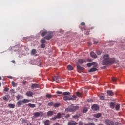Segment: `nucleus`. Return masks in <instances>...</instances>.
Listing matches in <instances>:
<instances>
[{"mask_svg":"<svg viewBox=\"0 0 125 125\" xmlns=\"http://www.w3.org/2000/svg\"><path fill=\"white\" fill-rule=\"evenodd\" d=\"M81 116V114L79 113L78 114H76L75 115H74L72 118L73 119H78V118H80Z\"/></svg>","mask_w":125,"mask_h":125,"instance_id":"nucleus-21","label":"nucleus"},{"mask_svg":"<svg viewBox=\"0 0 125 125\" xmlns=\"http://www.w3.org/2000/svg\"><path fill=\"white\" fill-rule=\"evenodd\" d=\"M53 37V33L52 32H48L47 36H46L45 37H44V39L45 40H47L48 41H49L50 39H52Z\"/></svg>","mask_w":125,"mask_h":125,"instance_id":"nucleus-4","label":"nucleus"},{"mask_svg":"<svg viewBox=\"0 0 125 125\" xmlns=\"http://www.w3.org/2000/svg\"><path fill=\"white\" fill-rule=\"evenodd\" d=\"M96 53L98 55H100L101 54V51H96Z\"/></svg>","mask_w":125,"mask_h":125,"instance_id":"nucleus-45","label":"nucleus"},{"mask_svg":"<svg viewBox=\"0 0 125 125\" xmlns=\"http://www.w3.org/2000/svg\"><path fill=\"white\" fill-rule=\"evenodd\" d=\"M26 95L27 96H29V97H31L33 96V93L31 91H28L26 92Z\"/></svg>","mask_w":125,"mask_h":125,"instance_id":"nucleus-15","label":"nucleus"},{"mask_svg":"<svg viewBox=\"0 0 125 125\" xmlns=\"http://www.w3.org/2000/svg\"><path fill=\"white\" fill-rule=\"evenodd\" d=\"M52 82H56V83H59V81L60 78H59V76H54L52 77Z\"/></svg>","mask_w":125,"mask_h":125,"instance_id":"nucleus-8","label":"nucleus"},{"mask_svg":"<svg viewBox=\"0 0 125 125\" xmlns=\"http://www.w3.org/2000/svg\"><path fill=\"white\" fill-rule=\"evenodd\" d=\"M53 125H60L59 123H55L53 124Z\"/></svg>","mask_w":125,"mask_h":125,"instance_id":"nucleus-54","label":"nucleus"},{"mask_svg":"<svg viewBox=\"0 0 125 125\" xmlns=\"http://www.w3.org/2000/svg\"><path fill=\"white\" fill-rule=\"evenodd\" d=\"M8 106L10 108L12 109H14L15 108V105L12 104H9Z\"/></svg>","mask_w":125,"mask_h":125,"instance_id":"nucleus-26","label":"nucleus"},{"mask_svg":"<svg viewBox=\"0 0 125 125\" xmlns=\"http://www.w3.org/2000/svg\"><path fill=\"white\" fill-rule=\"evenodd\" d=\"M101 117V113H98L96 115V118H100Z\"/></svg>","mask_w":125,"mask_h":125,"instance_id":"nucleus-39","label":"nucleus"},{"mask_svg":"<svg viewBox=\"0 0 125 125\" xmlns=\"http://www.w3.org/2000/svg\"><path fill=\"white\" fill-rule=\"evenodd\" d=\"M78 125V123H77V122H76L73 120H70L68 123V125Z\"/></svg>","mask_w":125,"mask_h":125,"instance_id":"nucleus-12","label":"nucleus"},{"mask_svg":"<svg viewBox=\"0 0 125 125\" xmlns=\"http://www.w3.org/2000/svg\"><path fill=\"white\" fill-rule=\"evenodd\" d=\"M91 109L93 111H98L99 110V106L97 104H93L91 106Z\"/></svg>","mask_w":125,"mask_h":125,"instance_id":"nucleus-6","label":"nucleus"},{"mask_svg":"<svg viewBox=\"0 0 125 125\" xmlns=\"http://www.w3.org/2000/svg\"><path fill=\"white\" fill-rule=\"evenodd\" d=\"M28 106H29V107H30L31 108L36 107V105L34 104L29 103L28 104Z\"/></svg>","mask_w":125,"mask_h":125,"instance_id":"nucleus-20","label":"nucleus"},{"mask_svg":"<svg viewBox=\"0 0 125 125\" xmlns=\"http://www.w3.org/2000/svg\"><path fill=\"white\" fill-rule=\"evenodd\" d=\"M12 63H13L14 64V63H15V61L14 60L12 61Z\"/></svg>","mask_w":125,"mask_h":125,"instance_id":"nucleus-57","label":"nucleus"},{"mask_svg":"<svg viewBox=\"0 0 125 125\" xmlns=\"http://www.w3.org/2000/svg\"><path fill=\"white\" fill-rule=\"evenodd\" d=\"M112 80L113 82H117V81H118V79L115 77L112 78Z\"/></svg>","mask_w":125,"mask_h":125,"instance_id":"nucleus-42","label":"nucleus"},{"mask_svg":"<svg viewBox=\"0 0 125 125\" xmlns=\"http://www.w3.org/2000/svg\"><path fill=\"white\" fill-rule=\"evenodd\" d=\"M87 111H88V109H87V108L84 107L83 109V113L84 114V113H86V112H87Z\"/></svg>","mask_w":125,"mask_h":125,"instance_id":"nucleus-33","label":"nucleus"},{"mask_svg":"<svg viewBox=\"0 0 125 125\" xmlns=\"http://www.w3.org/2000/svg\"><path fill=\"white\" fill-rule=\"evenodd\" d=\"M8 78L9 79H12L13 78L12 76H8Z\"/></svg>","mask_w":125,"mask_h":125,"instance_id":"nucleus-56","label":"nucleus"},{"mask_svg":"<svg viewBox=\"0 0 125 125\" xmlns=\"http://www.w3.org/2000/svg\"><path fill=\"white\" fill-rule=\"evenodd\" d=\"M103 60L102 62V65H110V64H114L116 62L115 58H110V56L108 54H105L103 56Z\"/></svg>","mask_w":125,"mask_h":125,"instance_id":"nucleus-1","label":"nucleus"},{"mask_svg":"<svg viewBox=\"0 0 125 125\" xmlns=\"http://www.w3.org/2000/svg\"><path fill=\"white\" fill-rule=\"evenodd\" d=\"M107 94L109 96H113V95H114V92L112 91V90H108Z\"/></svg>","mask_w":125,"mask_h":125,"instance_id":"nucleus-16","label":"nucleus"},{"mask_svg":"<svg viewBox=\"0 0 125 125\" xmlns=\"http://www.w3.org/2000/svg\"><path fill=\"white\" fill-rule=\"evenodd\" d=\"M62 94L64 96H68V95H70V94H71V93L69 92H64L62 93Z\"/></svg>","mask_w":125,"mask_h":125,"instance_id":"nucleus-28","label":"nucleus"},{"mask_svg":"<svg viewBox=\"0 0 125 125\" xmlns=\"http://www.w3.org/2000/svg\"><path fill=\"white\" fill-rule=\"evenodd\" d=\"M41 48H44L45 47V44L43 43H41Z\"/></svg>","mask_w":125,"mask_h":125,"instance_id":"nucleus-38","label":"nucleus"},{"mask_svg":"<svg viewBox=\"0 0 125 125\" xmlns=\"http://www.w3.org/2000/svg\"><path fill=\"white\" fill-rule=\"evenodd\" d=\"M67 69L68 71H73V70H74V67L72 65H69L67 66Z\"/></svg>","mask_w":125,"mask_h":125,"instance_id":"nucleus-19","label":"nucleus"},{"mask_svg":"<svg viewBox=\"0 0 125 125\" xmlns=\"http://www.w3.org/2000/svg\"><path fill=\"white\" fill-rule=\"evenodd\" d=\"M100 99H101V100H104V99H105V98H104V96H100Z\"/></svg>","mask_w":125,"mask_h":125,"instance_id":"nucleus-46","label":"nucleus"},{"mask_svg":"<svg viewBox=\"0 0 125 125\" xmlns=\"http://www.w3.org/2000/svg\"><path fill=\"white\" fill-rule=\"evenodd\" d=\"M11 84L13 87H16L17 86V83L14 82V81H12L11 82Z\"/></svg>","mask_w":125,"mask_h":125,"instance_id":"nucleus-27","label":"nucleus"},{"mask_svg":"<svg viewBox=\"0 0 125 125\" xmlns=\"http://www.w3.org/2000/svg\"><path fill=\"white\" fill-rule=\"evenodd\" d=\"M49 124H50L49 120H46L44 122V125H49Z\"/></svg>","mask_w":125,"mask_h":125,"instance_id":"nucleus-37","label":"nucleus"},{"mask_svg":"<svg viewBox=\"0 0 125 125\" xmlns=\"http://www.w3.org/2000/svg\"><path fill=\"white\" fill-rule=\"evenodd\" d=\"M95 71H97V69L96 68V67H95L92 68H91L89 70V73H91L92 72H95Z\"/></svg>","mask_w":125,"mask_h":125,"instance_id":"nucleus-18","label":"nucleus"},{"mask_svg":"<svg viewBox=\"0 0 125 125\" xmlns=\"http://www.w3.org/2000/svg\"><path fill=\"white\" fill-rule=\"evenodd\" d=\"M81 26H85V23L84 22H81L80 23Z\"/></svg>","mask_w":125,"mask_h":125,"instance_id":"nucleus-48","label":"nucleus"},{"mask_svg":"<svg viewBox=\"0 0 125 125\" xmlns=\"http://www.w3.org/2000/svg\"><path fill=\"white\" fill-rule=\"evenodd\" d=\"M76 97L74 96H72V97H70L69 96H64L63 97V100H65V101H67V100H74V99H76Z\"/></svg>","mask_w":125,"mask_h":125,"instance_id":"nucleus-3","label":"nucleus"},{"mask_svg":"<svg viewBox=\"0 0 125 125\" xmlns=\"http://www.w3.org/2000/svg\"><path fill=\"white\" fill-rule=\"evenodd\" d=\"M1 86V83L0 82V87Z\"/></svg>","mask_w":125,"mask_h":125,"instance_id":"nucleus-58","label":"nucleus"},{"mask_svg":"<svg viewBox=\"0 0 125 125\" xmlns=\"http://www.w3.org/2000/svg\"><path fill=\"white\" fill-rule=\"evenodd\" d=\"M54 106L55 108H58L59 107H60V103H55L54 104Z\"/></svg>","mask_w":125,"mask_h":125,"instance_id":"nucleus-25","label":"nucleus"},{"mask_svg":"<svg viewBox=\"0 0 125 125\" xmlns=\"http://www.w3.org/2000/svg\"><path fill=\"white\" fill-rule=\"evenodd\" d=\"M56 93H57V94H62V92L59 91H57L56 92Z\"/></svg>","mask_w":125,"mask_h":125,"instance_id":"nucleus-49","label":"nucleus"},{"mask_svg":"<svg viewBox=\"0 0 125 125\" xmlns=\"http://www.w3.org/2000/svg\"><path fill=\"white\" fill-rule=\"evenodd\" d=\"M113 125H120L118 123H115Z\"/></svg>","mask_w":125,"mask_h":125,"instance_id":"nucleus-55","label":"nucleus"},{"mask_svg":"<svg viewBox=\"0 0 125 125\" xmlns=\"http://www.w3.org/2000/svg\"><path fill=\"white\" fill-rule=\"evenodd\" d=\"M21 97V96L20 95H18L16 96V99L18 100H19V99H20Z\"/></svg>","mask_w":125,"mask_h":125,"instance_id":"nucleus-43","label":"nucleus"},{"mask_svg":"<svg viewBox=\"0 0 125 125\" xmlns=\"http://www.w3.org/2000/svg\"><path fill=\"white\" fill-rule=\"evenodd\" d=\"M46 42V41L44 39H42L41 40V43H45Z\"/></svg>","mask_w":125,"mask_h":125,"instance_id":"nucleus-40","label":"nucleus"},{"mask_svg":"<svg viewBox=\"0 0 125 125\" xmlns=\"http://www.w3.org/2000/svg\"><path fill=\"white\" fill-rule=\"evenodd\" d=\"M22 83L23 84H26L27 83V81H23L22 82Z\"/></svg>","mask_w":125,"mask_h":125,"instance_id":"nucleus-53","label":"nucleus"},{"mask_svg":"<svg viewBox=\"0 0 125 125\" xmlns=\"http://www.w3.org/2000/svg\"><path fill=\"white\" fill-rule=\"evenodd\" d=\"M47 34V32L43 31L42 33L41 34V36L44 37Z\"/></svg>","mask_w":125,"mask_h":125,"instance_id":"nucleus-30","label":"nucleus"},{"mask_svg":"<svg viewBox=\"0 0 125 125\" xmlns=\"http://www.w3.org/2000/svg\"><path fill=\"white\" fill-rule=\"evenodd\" d=\"M46 97L49 99L51 98V97H52V95L50 94H46Z\"/></svg>","mask_w":125,"mask_h":125,"instance_id":"nucleus-31","label":"nucleus"},{"mask_svg":"<svg viewBox=\"0 0 125 125\" xmlns=\"http://www.w3.org/2000/svg\"><path fill=\"white\" fill-rule=\"evenodd\" d=\"M87 61L88 62H92V60L91 59H87Z\"/></svg>","mask_w":125,"mask_h":125,"instance_id":"nucleus-50","label":"nucleus"},{"mask_svg":"<svg viewBox=\"0 0 125 125\" xmlns=\"http://www.w3.org/2000/svg\"><path fill=\"white\" fill-rule=\"evenodd\" d=\"M3 99L5 101H7V100H8V99L7 98V96L3 97Z\"/></svg>","mask_w":125,"mask_h":125,"instance_id":"nucleus-41","label":"nucleus"},{"mask_svg":"<svg viewBox=\"0 0 125 125\" xmlns=\"http://www.w3.org/2000/svg\"><path fill=\"white\" fill-rule=\"evenodd\" d=\"M27 125H32V124H28Z\"/></svg>","mask_w":125,"mask_h":125,"instance_id":"nucleus-60","label":"nucleus"},{"mask_svg":"<svg viewBox=\"0 0 125 125\" xmlns=\"http://www.w3.org/2000/svg\"><path fill=\"white\" fill-rule=\"evenodd\" d=\"M21 101L23 104H25L26 103H28L30 102V100H28L27 99H23L22 100H21Z\"/></svg>","mask_w":125,"mask_h":125,"instance_id":"nucleus-17","label":"nucleus"},{"mask_svg":"<svg viewBox=\"0 0 125 125\" xmlns=\"http://www.w3.org/2000/svg\"><path fill=\"white\" fill-rule=\"evenodd\" d=\"M90 55L91 57H92L93 58H97V55H96V54L94 52H91Z\"/></svg>","mask_w":125,"mask_h":125,"instance_id":"nucleus-14","label":"nucleus"},{"mask_svg":"<svg viewBox=\"0 0 125 125\" xmlns=\"http://www.w3.org/2000/svg\"><path fill=\"white\" fill-rule=\"evenodd\" d=\"M84 125H94V123H89L85 124Z\"/></svg>","mask_w":125,"mask_h":125,"instance_id":"nucleus-52","label":"nucleus"},{"mask_svg":"<svg viewBox=\"0 0 125 125\" xmlns=\"http://www.w3.org/2000/svg\"><path fill=\"white\" fill-rule=\"evenodd\" d=\"M54 112L52 111H49L47 113V115L49 116H53Z\"/></svg>","mask_w":125,"mask_h":125,"instance_id":"nucleus-24","label":"nucleus"},{"mask_svg":"<svg viewBox=\"0 0 125 125\" xmlns=\"http://www.w3.org/2000/svg\"><path fill=\"white\" fill-rule=\"evenodd\" d=\"M104 122L107 125H114V122L109 119H106Z\"/></svg>","mask_w":125,"mask_h":125,"instance_id":"nucleus-5","label":"nucleus"},{"mask_svg":"<svg viewBox=\"0 0 125 125\" xmlns=\"http://www.w3.org/2000/svg\"><path fill=\"white\" fill-rule=\"evenodd\" d=\"M48 105L50 106V107H52V106L54 105L53 102H51L48 103Z\"/></svg>","mask_w":125,"mask_h":125,"instance_id":"nucleus-32","label":"nucleus"},{"mask_svg":"<svg viewBox=\"0 0 125 125\" xmlns=\"http://www.w3.org/2000/svg\"><path fill=\"white\" fill-rule=\"evenodd\" d=\"M94 44H97L98 43V41L97 40H94L93 41Z\"/></svg>","mask_w":125,"mask_h":125,"instance_id":"nucleus-44","label":"nucleus"},{"mask_svg":"<svg viewBox=\"0 0 125 125\" xmlns=\"http://www.w3.org/2000/svg\"><path fill=\"white\" fill-rule=\"evenodd\" d=\"M115 109L116 111H119L120 110V104H118L116 105Z\"/></svg>","mask_w":125,"mask_h":125,"instance_id":"nucleus-36","label":"nucleus"},{"mask_svg":"<svg viewBox=\"0 0 125 125\" xmlns=\"http://www.w3.org/2000/svg\"><path fill=\"white\" fill-rule=\"evenodd\" d=\"M77 69L78 72H83V68L79 65H77Z\"/></svg>","mask_w":125,"mask_h":125,"instance_id":"nucleus-13","label":"nucleus"},{"mask_svg":"<svg viewBox=\"0 0 125 125\" xmlns=\"http://www.w3.org/2000/svg\"><path fill=\"white\" fill-rule=\"evenodd\" d=\"M87 67H88V68H90L91 66H93L94 67H97V64L96 63V62H93L92 63H87Z\"/></svg>","mask_w":125,"mask_h":125,"instance_id":"nucleus-7","label":"nucleus"},{"mask_svg":"<svg viewBox=\"0 0 125 125\" xmlns=\"http://www.w3.org/2000/svg\"><path fill=\"white\" fill-rule=\"evenodd\" d=\"M1 80V77L0 76V81Z\"/></svg>","mask_w":125,"mask_h":125,"instance_id":"nucleus-59","label":"nucleus"},{"mask_svg":"<svg viewBox=\"0 0 125 125\" xmlns=\"http://www.w3.org/2000/svg\"><path fill=\"white\" fill-rule=\"evenodd\" d=\"M86 61L83 59H80L78 60V63L79 64H83V63H85Z\"/></svg>","mask_w":125,"mask_h":125,"instance_id":"nucleus-11","label":"nucleus"},{"mask_svg":"<svg viewBox=\"0 0 125 125\" xmlns=\"http://www.w3.org/2000/svg\"><path fill=\"white\" fill-rule=\"evenodd\" d=\"M62 117L61 113H58L57 115L52 118L53 120H56V119H60Z\"/></svg>","mask_w":125,"mask_h":125,"instance_id":"nucleus-9","label":"nucleus"},{"mask_svg":"<svg viewBox=\"0 0 125 125\" xmlns=\"http://www.w3.org/2000/svg\"><path fill=\"white\" fill-rule=\"evenodd\" d=\"M65 118H70V114H66V116H65Z\"/></svg>","mask_w":125,"mask_h":125,"instance_id":"nucleus-51","label":"nucleus"},{"mask_svg":"<svg viewBox=\"0 0 125 125\" xmlns=\"http://www.w3.org/2000/svg\"><path fill=\"white\" fill-rule=\"evenodd\" d=\"M8 90H9V88L7 87L5 88V89H4V91H6V92L8 91Z\"/></svg>","mask_w":125,"mask_h":125,"instance_id":"nucleus-47","label":"nucleus"},{"mask_svg":"<svg viewBox=\"0 0 125 125\" xmlns=\"http://www.w3.org/2000/svg\"><path fill=\"white\" fill-rule=\"evenodd\" d=\"M40 114L39 112H35L34 113V117L35 118H38L40 116Z\"/></svg>","mask_w":125,"mask_h":125,"instance_id":"nucleus-29","label":"nucleus"},{"mask_svg":"<svg viewBox=\"0 0 125 125\" xmlns=\"http://www.w3.org/2000/svg\"><path fill=\"white\" fill-rule=\"evenodd\" d=\"M36 53H37V51L36 50V49H33L31 50V55H35V54H36Z\"/></svg>","mask_w":125,"mask_h":125,"instance_id":"nucleus-22","label":"nucleus"},{"mask_svg":"<svg viewBox=\"0 0 125 125\" xmlns=\"http://www.w3.org/2000/svg\"><path fill=\"white\" fill-rule=\"evenodd\" d=\"M39 87H40L39 85L38 84H37V83L32 84V86H31L32 89H35L36 88H39Z\"/></svg>","mask_w":125,"mask_h":125,"instance_id":"nucleus-10","label":"nucleus"},{"mask_svg":"<svg viewBox=\"0 0 125 125\" xmlns=\"http://www.w3.org/2000/svg\"><path fill=\"white\" fill-rule=\"evenodd\" d=\"M22 104H23L22 100H20L17 103V105H18V106H22Z\"/></svg>","mask_w":125,"mask_h":125,"instance_id":"nucleus-23","label":"nucleus"},{"mask_svg":"<svg viewBox=\"0 0 125 125\" xmlns=\"http://www.w3.org/2000/svg\"><path fill=\"white\" fill-rule=\"evenodd\" d=\"M111 108H115V104L113 102H111L110 104Z\"/></svg>","mask_w":125,"mask_h":125,"instance_id":"nucleus-34","label":"nucleus"},{"mask_svg":"<svg viewBox=\"0 0 125 125\" xmlns=\"http://www.w3.org/2000/svg\"><path fill=\"white\" fill-rule=\"evenodd\" d=\"M79 108V106L71 105L67 109H66V111H67L68 112H76V111H77V110H78Z\"/></svg>","mask_w":125,"mask_h":125,"instance_id":"nucleus-2","label":"nucleus"},{"mask_svg":"<svg viewBox=\"0 0 125 125\" xmlns=\"http://www.w3.org/2000/svg\"><path fill=\"white\" fill-rule=\"evenodd\" d=\"M76 95L78 97H82V93H80L79 92H76Z\"/></svg>","mask_w":125,"mask_h":125,"instance_id":"nucleus-35","label":"nucleus"}]
</instances>
